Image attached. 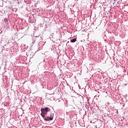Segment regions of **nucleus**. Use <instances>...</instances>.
I'll return each mask as SVG.
<instances>
[{
	"label": "nucleus",
	"mask_w": 128,
	"mask_h": 128,
	"mask_svg": "<svg viewBox=\"0 0 128 128\" xmlns=\"http://www.w3.org/2000/svg\"><path fill=\"white\" fill-rule=\"evenodd\" d=\"M40 116L45 122H50L54 120V113H50V116L48 115V112H40Z\"/></svg>",
	"instance_id": "nucleus-1"
},
{
	"label": "nucleus",
	"mask_w": 128,
	"mask_h": 128,
	"mask_svg": "<svg viewBox=\"0 0 128 128\" xmlns=\"http://www.w3.org/2000/svg\"><path fill=\"white\" fill-rule=\"evenodd\" d=\"M96 112H88V116L90 118H94L96 116Z\"/></svg>",
	"instance_id": "nucleus-2"
},
{
	"label": "nucleus",
	"mask_w": 128,
	"mask_h": 128,
	"mask_svg": "<svg viewBox=\"0 0 128 128\" xmlns=\"http://www.w3.org/2000/svg\"><path fill=\"white\" fill-rule=\"evenodd\" d=\"M95 122L97 126L100 128V126H102V122H103L100 119H98L97 121H95Z\"/></svg>",
	"instance_id": "nucleus-3"
},
{
	"label": "nucleus",
	"mask_w": 128,
	"mask_h": 128,
	"mask_svg": "<svg viewBox=\"0 0 128 128\" xmlns=\"http://www.w3.org/2000/svg\"><path fill=\"white\" fill-rule=\"evenodd\" d=\"M50 109L48 107H46L44 108H42L41 112H50Z\"/></svg>",
	"instance_id": "nucleus-4"
},
{
	"label": "nucleus",
	"mask_w": 128,
	"mask_h": 128,
	"mask_svg": "<svg viewBox=\"0 0 128 128\" xmlns=\"http://www.w3.org/2000/svg\"><path fill=\"white\" fill-rule=\"evenodd\" d=\"M21 116H24L25 118H28V113L23 112L22 114H21Z\"/></svg>",
	"instance_id": "nucleus-5"
},
{
	"label": "nucleus",
	"mask_w": 128,
	"mask_h": 128,
	"mask_svg": "<svg viewBox=\"0 0 128 128\" xmlns=\"http://www.w3.org/2000/svg\"><path fill=\"white\" fill-rule=\"evenodd\" d=\"M107 114L108 116H109V118H112V116H114V114L112 113H110V112H108L107 113Z\"/></svg>",
	"instance_id": "nucleus-6"
},
{
	"label": "nucleus",
	"mask_w": 128,
	"mask_h": 128,
	"mask_svg": "<svg viewBox=\"0 0 128 128\" xmlns=\"http://www.w3.org/2000/svg\"><path fill=\"white\" fill-rule=\"evenodd\" d=\"M60 114H62V116H64V118H66V114H68V113L66 112L64 114V112H62V113H60Z\"/></svg>",
	"instance_id": "nucleus-7"
},
{
	"label": "nucleus",
	"mask_w": 128,
	"mask_h": 128,
	"mask_svg": "<svg viewBox=\"0 0 128 128\" xmlns=\"http://www.w3.org/2000/svg\"><path fill=\"white\" fill-rule=\"evenodd\" d=\"M76 42V38H74L70 40L71 42Z\"/></svg>",
	"instance_id": "nucleus-8"
},
{
	"label": "nucleus",
	"mask_w": 128,
	"mask_h": 128,
	"mask_svg": "<svg viewBox=\"0 0 128 128\" xmlns=\"http://www.w3.org/2000/svg\"><path fill=\"white\" fill-rule=\"evenodd\" d=\"M86 112H85L84 114L83 115V116H86Z\"/></svg>",
	"instance_id": "nucleus-9"
},
{
	"label": "nucleus",
	"mask_w": 128,
	"mask_h": 128,
	"mask_svg": "<svg viewBox=\"0 0 128 128\" xmlns=\"http://www.w3.org/2000/svg\"><path fill=\"white\" fill-rule=\"evenodd\" d=\"M30 114H34V112H32V113L31 112Z\"/></svg>",
	"instance_id": "nucleus-10"
},
{
	"label": "nucleus",
	"mask_w": 128,
	"mask_h": 128,
	"mask_svg": "<svg viewBox=\"0 0 128 128\" xmlns=\"http://www.w3.org/2000/svg\"><path fill=\"white\" fill-rule=\"evenodd\" d=\"M94 128H98V126L96 125L95 126H94Z\"/></svg>",
	"instance_id": "nucleus-11"
},
{
	"label": "nucleus",
	"mask_w": 128,
	"mask_h": 128,
	"mask_svg": "<svg viewBox=\"0 0 128 128\" xmlns=\"http://www.w3.org/2000/svg\"><path fill=\"white\" fill-rule=\"evenodd\" d=\"M96 120V118H94V119L93 120L94 122V120Z\"/></svg>",
	"instance_id": "nucleus-12"
},
{
	"label": "nucleus",
	"mask_w": 128,
	"mask_h": 128,
	"mask_svg": "<svg viewBox=\"0 0 128 128\" xmlns=\"http://www.w3.org/2000/svg\"><path fill=\"white\" fill-rule=\"evenodd\" d=\"M90 122H92V121H90Z\"/></svg>",
	"instance_id": "nucleus-13"
},
{
	"label": "nucleus",
	"mask_w": 128,
	"mask_h": 128,
	"mask_svg": "<svg viewBox=\"0 0 128 128\" xmlns=\"http://www.w3.org/2000/svg\"><path fill=\"white\" fill-rule=\"evenodd\" d=\"M123 118H124V116H122Z\"/></svg>",
	"instance_id": "nucleus-14"
}]
</instances>
